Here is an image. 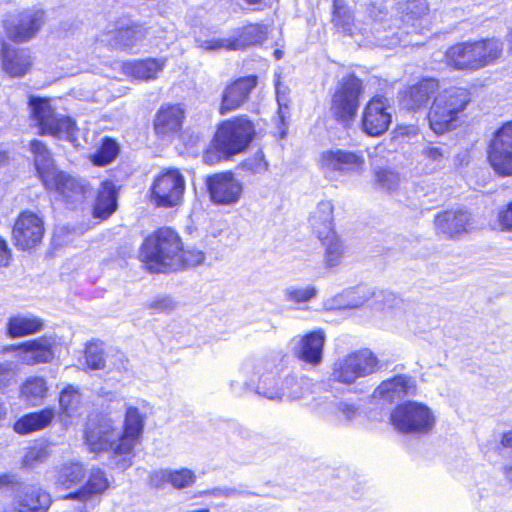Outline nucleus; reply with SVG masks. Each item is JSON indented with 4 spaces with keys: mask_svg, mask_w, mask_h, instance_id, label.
Segmentation results:
<instances>
[{
    "mask_svg": "<svg viewBox=\"0 0 512 512\" xmlns=\"http://www.w3.org/2000/svg\"><path fill=\"white\" fill-rule=\"evenodd\" d=\"M145 416L137 407L126 408L123 431L120 432L111 419H102L97 425L88 424L86 444L91 452H112L114 455H130L139 442L144 429Z\"/></svg>",
    "mask_w": 512,
    "mask_h": 512,
    "instance_id": "1",
    "label": "nucleus"
},
{
    "mask_svg": "<svg viewBox=\"0 0 512 512\" xmlns=\"http://www.w3.org/2000/svg\"><path fill=\"white\" fill-rule=\"evenodd\" d=\"M470 102V92L462 87H449L438 92L428 113L430 128L436 134L455 129Z\"/></svg>",
    "mask_w": 512,
    "mask_h": 512,
    "instance_id": "2",
    "label": "nucleus"
},
{
    "mask_svg": "<svg viewBox=\"0 0 512 512\" xmlns=\"http://www.w3.org/2000/svg\"><path fill=\"white\" fill-rule=\"evenodd\" d=\"M182 241L171 228H161L150 235L143 243L141 257L153 272L178 271L181 261Z\"/></svg>",
    "mask_w": 512,
    "mask_h": 512,
    "instance_id": "3",
    "label": "nucleus"
},
{
    "mask_svg": "<svg viewBox=\"0 0 512 512\" xmlns=\"http://www.w3.org/2000/svg\"><path fill=\"white\" fill-rule=\"evenodd\" d=\"M29 106L41 135H49L70 142L76 140L78 131L76 122L69 116L57 113L50 99L31 96Z\"/></svg>",
    "mask_w": 512,
    "mask_h": 512,
    "instance_id": "4",
    "label": "nucleus"
},
{
    "mask_svg": "<svg viewBox=\"0 0 512 512\" xmlns=\"http://www.w3.org/2000/svg\"><path fill=\"white\" fill-rule=\"evenodd\" d=\"M379 369L378 357L369 349H360L338 357L333 362L330 380L343 385H353L358 379L368 377Z\"/></svg>",
    "mask_w": 512,
    "mask_h": 512,
    "instance_id": "5",
    "label": "nucleus"
},
{
    "mask_svg": "<svg viewBox=\"0 0 512 512\" xmlns=\"http://www.w3.org/2000/svg\"><path fill=\"white\" fill-rule=\"evenodd\" d=\"M362 92V82L354 75H348L339 82L332 97L330 111L342 126L347 128L354 122Z\"/></svg>",
    "mask_w": 512,
    "mask_h": 512,
    "instance_id": "6",
    "label": "nucleus"
},
{
    "mask_svg": "<svg viewBox=\"0 0 512 512\" xmlns=\"http://www.w3.org/2000/svg\"><path fill=\"white\" fill-rule=\"evenodd\" d=\"M317 165L326 178L361 174L366 167L362 151L341 148L323 150L317 159Z\"/></svg>",
    "mask_w": 512,
    "mask_h": 512,
    "instance_id": "7",
    "label": "nucleus"
},
{
    "mask_svg": "<svg viewBox=\"0 0 512 512\" xmlns=\"http://www.w3.org/2000/svg\"><path fill=\"white\" fill-rule=\"evenodd\" d=\"M254 127L246 118L224 122L217 130L214 147L223 156L229 157L242 152L252 141Z\"/></svg>",
    "mask_w": 512,
    "mask_h": 512,
    "instance_id": "8",
    "label": "nucleus"
},
{
    "mask_svg": "<svg viewBox=\"0 0 512 512\" xmlns=\"http://www.w3.org/2000/svg\"><path fill=\"white\" fill-rule=\"evenodd\" d=\"M393 426L402 433L427 434L435 425L431 409L419 402H406L392 412Z\"/></svg>",
    "mask_w": 512,
    "mask_h": 512,
    "instance_id": "9",
    "label": "nucleus"
},
{
    "mask_svg": "<svg viewBox=\"0 0 512 512\" xmlns=\"http://www.w3.org/2000/svg\"><path fill=\"white\" fill-rule=\"evenodd\" d=\"M267 39V26L263 24H249L236 31L229 38H197L199 48L205 51L241 50L252 45L262 44Z\"/></svg>",
    "mask_w": 512,
    "mask_h": 512,
    "instance_id": "10",
    "label": "nucleus"
},
{
    "mask_svg": "<svg viewBox=\"0 0 512 512\" xmlns=\"http://www.w3.org/2000/svg\"><path fill=\"white\" fill-rule=\"evenodd\" d=\"M185 180L178 170L159 175L151 187V203L159 208H174L182 203Z\"/></svg>",
    "mask_w": 512,
    "mask_h": 512,
    "instance_id": "11",
    "label": "nucleus"
},
{
    "mask_svg": "<svg viewBox=\"0 0 512 512\" xmlns=\"http://www.w3.org/2000/svg\"><path fill=\"white\" fill-rule=\"evenodd\" d=\"M487 152L489 163L497 174L512 175V121L494 132Z\"/></svg>",
    "mask_w": 512,
    "mask_h": 512,
    "instance_id": "12",
    "label": "nucleus"
},
{
    "mask_svg": "<svg viewBox=\"0 0 512 512\" xmlns=\"http://www.w3.org/2000/svg\"><path fill=\"white\" fill-rule=\"evenodd\" d=\"M206 186L211 201L216 205H234L243 194V184L232 172L215 173L207 177Z\"/></svg>",
    "mask_w": 512,
    "mask_h": 512,
    "instance_id": "13",
    "label": "nucleus"
},
{
    "mask_svg": "<svg viewBox=\"0 0 512 512\" xmlns=\"http://www.w3.org/2000/svg\"><path fill=\"white\" fill-rule=\"evenodd\" d=\"M51 182L44 185L46 190L56 193L62 201L71 205L83 203L92 192V187L86 180L74 177L64 171L56 174Z\"/></svg>",
    "mask_w": 512,
    "mask_h": 512,
    "instance_id": "14",
    "label": "nucleus"
},
{
    "mask_svg": "<svg viewBox=\"0 0 512 512\" xmlns=\"http://www.w3.org/2000/svg\"><path fill=\"white\" fill-rule=\"evenodd\" d=\"M388 100L384 97H373L364 107L361 117V128L369 136L377 137L384 134L391 122L392 115Z\"/></svg>",
    "mask_w": 512,
    "mask_h": 512,
    "instance_id": "15",
    "label": "nucleus"
},
{
    "mask_svg": "<svg viewBox=\"0 0 512 512\" xmlns=\"http://www.w3.org/2000/svg\"><path fill=\"white\" fill-rule=\"evenodd\" d=\"M45 23V12L39 7H31L20 12L6 24L7 35L16 42L32 39Z\"/></svg>",
    "mask_w": 512,
    "mask_h": 512,
    "instance_id": "16",
    "label": "nucleus"
},
{
    "mask_svg": "<svg viewBox=\"0 0 512 512\" xmlns=\"http://www.w3.org/2000/svg\"><path fill=\"white\" fill-rule=\"evenodd\" d=\"M44 231L43 219L33 212L25 211L14 224V244L22 250L34 248L42 241Z\"/></svg>",
    "mask_w": 512,
    "mask_h": 512,
    "instance_id": "17",
    "label": "nucleus"
},
{
    "mask_svg": "<svg viewBox=\"0 0 512 512\" xmlns=\"http://www.w3.org/2000/svg\"><path fill=\"white\" fill-rule=\"evenodd\" d=\"M146 34L147 30L142 25L118 21L107 26L100 41L115 48L127 49L140 43Z\"/></svg>",
    "mask_w": 512,
    "mask_h": 512,
    "instance_id": "18",
    "label": "nucleus"
},
{
    "mask_svg": "<svg viewBox=\"0 0 512 512\" xmlns=\"http://www.w3.org/2000/svg\"><path fill=\"white\" fill-rule=\"evenodd\" d=\"M472 225L471 213L463 209L440 212L434 219L436 233L448 239L462 236L472 228Z\"/></svg>",
    "mask_w": 512,
    "mask_h": 512,
    "instance_id": "19",
    "label": "nucleus"
},
{
    "mask_svg": "<svg viewBox=\"0 0 512 512\" xmlns=\"http://www.w3.org/2000/svg\"><path fill=\"white\" fill-rule=\"evenodd\" d=\"M15 488L13 503L24 512H46L49 509L52 503L51 496L39 485L23 482Z\"/></svg>",
    "mask_w": 512,
    "mask_h": 512,
    "instance_id": "20",
    "label": "nucleus"
},
{
    "mask_svg": "<svg viewBox=\"0 0 512 512\" xmlns=\"http://www.w3.org/2000/svg\"><path fill=\"white\" fill-rule=\"evenodd\" d=\"M255 76L239 78L228 85L222 95L219 112L225 115L241 107L249 98V94L256 87Z\"/></svg>",
    "mask_w": 512,
    "mask_h": 512,
    "instance_id": "21",
    "label": "nucleus"
},
{
    "mask_svg": "<svg viewBox=\"0 0 512 512\" xmlns=\"http://www.w3.org/2000/svg\"><path fill=\"white\" fill-rule=\"evenodd\" d=\"M415 391L416 385L413 378L406 375H399L383 381L374 390L372 397L376 400L391 403L407 395H413Z\"/></svg>",
    "mask_w": 512,
    "mask_h": 512,
    "instance_id": "22",
    "label": "nucleus"
},
{
    "mask_svg": "<svg viewBox=\"0 0 512 512\" xmlns=\"http://www.w3.org/2000/svg\"><path fill=\"white\" fill-rule=\"evenodd\" d=\"M325 335L321 330L310 332L297 340L293 350L295 356L312 366L322 362Z\"/></svg>",
    "mask_w": 512,
    "mask_h": 512,
    "instance_id": "23",
    "label": "nucleus"
},
{
    "mask_svg": "<svg viewBox=\"0 0 512 512\" xmlns=\"http://www.w3.org/2000/svg\"><path fill=\"white\" fill-rule=\"evenodd\" d=\"M185 117L180 105H164L156 113L154 119L155 133L161 138H171L178 134Z\"/></svg>",
    "mask_w": 512,
    "mask_h": 512,
    "instance_id": "24",
    "label": "nucleus"
},
{
    "mask_svg": "<svg viewBox=\"0 0 512 512\" xmlns=\"http://www.w3.org/2000/svg\"><path fill=\"white\" fill-rule=\"evenodd\" d=\"M53 344L54 340L51 338H40L27 341L16 348L12 346L6 349H16L18 351V357L22 363L35 365L38 363H47L53 359Z\"/></svg>",
    "mask_w": 512,
    "mask_h": 512,
    "instance_id": "25",
    "label": "nucleus"
},
{
    "mask_svg": "<svg viewBox=\"0 0 512 512\" xmlns=\"http://www.w3.org/2000/svg\"><path fill=\"white\" fill-rule=\"evenodd\" d=\"M108 488L109 481L105 472L100 468H92L87 482L76 492L66 495L64 500H75L86 506L88 501L92 500L94 497L102 495Z\"/></svg>",
    "mask_w": 512,
    "mask_h": 512,
    "instance_id": "26",
    "label": "nucleus"
},
{
    "mask_svg": "<svg viewBox=\"0 0 512 512\" xmlns=\"http://www.w3.org/2000/svg\"><path fill=\"white\" fill-rule=\"evenodd\" d=\"M30 152L33 156L34 166L43 185L50 184L51 179L60 172L55 165L52 153L47 145L40 140L30 142Z\"/></svg>",
    "mask_w": 512,
    "mask_h": 512,
    "instance_id": "27",
    "label": "nucleus"
},
{
    "mask_svg": "<svg viewBox=\"0 0 512 512\" xmlns=\"http://www.w3.org/2000/svg\"><path fill=\"white\" fill-rule=\"evenodd\" d=\"M446 63L458 70H478L481 68L476 57L473 43H458L446 53Z\"/></svg>",
    "mask_w": 512,
    "mask_h": 512,
    "instance_id": "28",
    "label": "nucleus"
},
{
    "mask_svg": "<svg viewBox=\"0 0 512 512\" xmlns=\"http://www.w3.org/2000/svg\"><path fill=\"white\" fill-rule=\"evenodd\" d=\"M117 188L112 181H103L93 205V216L105 220L117 209Z\"/></svg>",
    "mask_w": 512,
    "mask_h": 512,
    "instance_id": "29",
    "label": "nucleus"
},
{
    "mask_svg": "<svg viewBox=\"0 0 512 512\" xmlns=\"http://www.w3.org/2000/svg\"><path fill=\"white\" fill-rule=\"evenodd\" d=\"M438 88L439 83L434 78L423 79L419 83L412 85L408 88L404 97L406 108L416 110L425 107Z\"/></svg>",
    "mask_w": 512,
    "mask_h": 512,
    "instance_id": "30",
    "label": "nucleus"
},
{
    "mask_svg": "<svg viewBox=\"0 0 512 512\" xmlns=\"http://www.w3.org/2000/svg\"><path fill=\"white\" fill-rule=\"evenodd\" d=\"M333 204L331 201H320L310 215L309 223L319 239L334 234Z\"/></svg>",
    "mask_w": 512,
    "mask_h": 512,
    "instance_id": "31",
    "label": "nucleus"
},
{
    "mask_svg": "<svg viewBox=\"0 0 512 512\" xmlns=\"http://www.w3.org/2000/svg\"><path fill=\"white\" fill-rule=\"evenodd\" d=\"M332 23L341 32L354 35L356 32L367 34L366 27L356 23L355 17L345 0H333Z\"/></svg>",
    "mask_w": 512,
    "mask_h": 512,
    "instance_id": "32",
    "label": "nucleus"
},
{
    "mask_svg": "<svg viewBox=\"0 0 512 512\" xmlns=\"http://www.w3.org/2000/svg\"><path fill=\"white\" fill-rule=\"evenodd\" d=\"M195 480V473L187 468L180 470L161 469L150 475V483L155 487L170 483L174 488L182 489L191 486Z\"/></svg>",
    "mask_w": 512,
    "mask_h": 512,
    "instance_id": "33",
    "label": "nucleus"
},
{
    "mask_svg": "<svg viewBox=\"0 0 512 512\" xmlns=\"http://www.w3.org/2000/svg\"><path fill=\"white\" fill-rule=\"evenodd\" d=\"M165 66L164 59H152L129 61L122 65L123 73L139 80L155 79Z\"/></svg>",
    "mask_w": 512,
    "mask_h": 512,
    "instance_id": "34",
    "label": "nucleus"
},
{
    "mask_svg": "<svg viewBox=\"0 0 512 512\" xmlns=\"http://www.w3.org/2000/svg\"><path fill=\"white\" fill-rule=\"evenodd\" d=\"M449 154L450 151L446 145L429 144L420 152L419 165L425 174H433L444 167Z\"/></svg>",
    "mask_w": 512,
    "mask_h": 512,
    "instance_id": "35",
    "label": "nucleus"
},
{
    "mask_svg": "<svg viewBox=\"0 0 512 512\" xmlns=\"http://www.w3.org/2000/svg\"><path fill=\"white\" fill-rule=\"evenodd\" d=\"M3 69L12 77L23 76L29 69L31 62L29 55L21 50L10 49L3 46Z\"/></svg>",
    "mask_w": 512,
    "mask_h": 512,
    "instance_id": "36",
    "label": "nucleus"
},
{
    "mask_svg": "<svg viewBox=\"0 0 512 512\" xmlns=\"http://www.w3.org/2000/svg\"><path fill=\"white\" fill-rule=\"evenodd\" d=\"M54 418L52 409H43L39 412L29 413L21 417L15 424L14 430L19 434H28L47 427Z\"/></svg>",
    "mask_w": 512,
    "mask_h": 512,
    "instance_id": "37",
    "label": "nucleus"
},
{
    "mask_svg": "<svg viewBox=\"0 0 512 512\" xmlns=\"http://www.w3.org/2000/svg\"><path fill=\"white\" fill-rule=\"evenodd\" d=\"M85 476V468L80 462L65 463L56 474L55 484L59 488L71 489L82 484Z\"/></svg>",
    "mask_w": 512,
    "mask_h": 512,
    "instance_id": "38",
    "label": "nucleus"
},
{
    "mask_svg": "<svg viewBox=\"0 0 512 512\" xmlns=\"http://www.w3.org/2000/svg\"><path fill=\"white\" fill-rule=\"evenodd\" d=\"M481 68L493 63L502 54V43L497 39L472 42Z\"/></svg>",
    "mask_w": 512,
    "mask_h": 512,
    "instance_id": "39",
    "label": "nucleus"
},
{
    "mask_svg": "<svg viewBox=\"0 0 512 512\" xmlns=\"http://www.w3.org/2000/svg\"><path fill=\"white\" fill-rule=\"evenodd\" d=\"M42 328V321L32 315H17L10 318L8 332L12 337H21L38 332Z\"/></svg>",
    "mask_w": 512,
    "mask_h": 512,
    "instance_id": "40",
    "label": "nucleus"
},
{
    "mask_svg": "<svg viewBox=\"0 0 512 512\" xmlns=\"http://www.w3.org/2000/svg\"><path fill=\"white\" fill-rule=\"evenodd\" d=\"M398 11L402 14L403 21L411 22L415 26V22L421 20L427 15L429 7L426 0H403L398 2Z\"/></svg>",
    "mask_w": 512,
    "mask_h": 512,
    "instance_id": "41",
    "label": "nucleus"
},
{
    "mask_svg": "<svg viewBox=\"0 0 512 512\" xmlns=\"http://www.w3.org/2000/svg\"><path fill=\"white\" fill-rule=\"evenodd\" d=\"M59 405L62 412L68 417L80 414L82 396L77 388L67 385L60 393Z\"/></svg>",
    "mask_w": 512,
    "mask_h": 512,
    "instance_id": "42",
    "label": "nucleus"
},
{
    "mask_svg": "<svg viewBox=\"0 0 512 512\" xmlns=\"http://www.w3.org/2000/svg\"><path fill=\"white\" fill-rule=\"evenodd\" d=\"M47 390L46 381L41 377H31L21 387L22 396L33 405L46 396Z\"/></svg>",
    "mask_w": 512,
    "mask_h": 512,
    "instance_id": "43",
    "label": "nucleus"
},
{
    "mask_svg": "<svg viewBox=\"0 0 512 512\" xmlns=\"http://www.w3.org/2000/svg\"><path fill=\"white\" fill-rule=\"evenodd\" d=\"M325 247V263L328 267H335L341 263L344 256V246L334 233L319 239Z\"/></svg>",
    "mask_w": 512,
    "mask_h": 512,
    "instance_id": "44",
    "label": "nucleus"
},
{
    "mask_svg": "<svg viewBox=\"0 0 512 512\" xmlns=\"http://www.w3.org/2000/svg\"><path fill=\"white\" fill-rule=\"evenodd\" d=\"M399 173L387 168H376L374 170V185L384 192L395 191L400 185Z\"/></svg>",
    "mask_w": 512,
    "mask_h": 512,
    "instance_id": "45",
    "label": "nucleus"
},
{
    "mask_svg": "<svg viewBox=\"0 0 512 512\" xmlns=\"http://www.w3.org/2000/svg\"><path fill=\"white\" fill-rule=\"evenodd\" d=\"M85 365L91 370L104 369L106 367L107 357L104 356L102 343L91 342L85 349Z\"/></svg>",
    "mask_w": 512,
    "mask_h": 512,
    "instance_id": "46",
    "label": "nucleus"
},
{
    "mask_svg": "<svg viewBox=\"0 0 512 512\" xmlns=\"http://www.w3.org/2000/svg\"><path fill=\"white\" fill-rule=\"evenodd\" d=\"M118 152L119 148L117 143L110 138H106L103 140L98 151L91 157V160L93 164L97 166H105L117 157Z\"/></svg>",
    "mask_w": 512,
    "mask_h": 512,
    "instance_id": "47",
    "label": "nucleus"
},
{
    "mask_svg": "<svg viewBox=\"0 0 512 512\" xmlns=\"http://www.w3.org/2000/svg\"><path fill=\"white\" fill-rule=\"evenodd\" d=\"M373 292L366 286H359L355 289L346 291L342 297L346 299L344 308H358L367 302Z\"/></svg>",
    "mask_w": 512,
    "mask_h": 512,
    "instance_id": "48",
    "label": "nucleus"
},
{
    "mask_svg": "<svg viewBox=\"0 0 512 512\" xmlns=\"http://www.w3.org/2000/svg\"><path fill=\"white\" fill-rule=\"evenodd\" d=\"M317 294L315 287L306 286V287H288L285 292V298L288 301H292L295 303H304L308 302L312 298H314Z\"/></svg>",
    "mask_w": 512,
    "mask_h": 512,
    "instance_id": "49",
    "label": "nucleus"
},
{
    "mask_svg": "<svg viewBox=\"0 0 512 512\" xmlns=\"http://www.w3.org/2000/svg\"><path fill=\"white\" fill-rule=\"evenodd\" d=\"M49 457V451L44 444H35L30 447L23 457V465L26 467H34L43 463Z\"/></svg>",
    "mask_w": 512,
    "mask_h": 512,
    "instance_id": "50",
    "label": "nucleus"
},
{
    "mask_svg": "<svg viewBox=\"0 0 512 512\" xmlns=\"http://www.w3.org/2000/svg\"><path fill=\"white\" fill-rule=\"evenodd\" d=\"M257 393L272 401H283L285 400L286 391L283 387V381L281 385L270 386L267 383V379L261 377L260 383L257 386Z\"/></svg>",
    "mask_w": 512,
    "mask_h": 512,
    "instance_id": "51",
    "label": "nucleus"
},
{
    "mask_svg": "<svg viewBox=\"0 0 512 512\" xmlns=\"http://www.w3.org/2000/svg\"><path fill=\"white\" fill-rule=\"evenodd\" d=\"M204 259L205 255L201 250L194 248L184 250L182 244L181 252L179 254V260L181 261L179 270L198 266L204 262Z\"/></svg>",
    "mask_w": 512,
    "mask_h": 512,
    "instance_id": "52",
    "label": "nucleus"
},
{
    "mask_svg": "<svg viewBox=\"0 0 512 512\" xmlns=\"http://www.w3.org/2000/svg\"><path fill=\"white\" fill-rule=\"evenodd\" d=\"M283 387L286 391L285 399H300L304 394L301 383L294 376L286 377L283 380Z\"/></svg>",
    "mask_w": 512,
    "mask_h": 512,
    "instance_id": "53",
    "label": "nucleus"
},
{
    "mask_svg": "<svg viewBox=\"0 0 512 512\" xmlns=\"http://www.w3.org/2000/svg\"><path fill=\"white\" fill-rule=\"evenodd\" d=\"M358 407L348 402H339L336 405L335 416L339 420L351 421L356 417Z\"/></svg>",
    "mask_w": 512,
    "mask_h": 512,
    "instance_id": "54",
    "label": "nucleus"
},
{
    "mask_svg": "<svg viewBox=\"0 0 512 512\" xmlns=\"http://www.w3.org/2000/svg\"><path fill=\"white\" fill-rule=\"evenodd\" d=\"M386 11L382 6L371 4L369 7V17L373 20L371 33H380V27L386 16Z\"/></svg>",
    "mask_w": 512,
    "mask_h": 512,
    "instance_id": "55",
    "label": "nucleus"
},
{
    "mask_svg": "<svg viewBox=\"0 0 512 512\" xmlns=\"http://www.w3.org/2000/svg\"><path fill=\"white\" fill-rule=\"evenodd\" d=\"M245 165L253 173H263L268 169V163L265 161L262 152H257L253 159L248 160Z\"/></svg>",
    "mask_w": 512,
    "mask_h": 512,
    "instance_id": "56",
    "label": "nucleus"
},
{
    "mask_svg": "<svg viewBox=\"0 0 512 512\" xmlns=\"http://www.w3.org/2000/svg\"><path fill=\"white\" fill-rule=\"evenodd\" d=\"M498 221L502 230L512 232V202L499 211Z\"/></svg>",
    "mask_w": 512,
    "mask_h": 512,
    "instance_id": "57",
    "label": "nucleus"
},
{
    "mask_svg": "<svg viewBox=\"0 0 512 512\" xmlns=\"http://www.w3.org/2000/svg\"><path fill=\"white\" fill-rule=\"evenodd\" d=\"M23 482H19L15 475L11 474H2L0 475V491L9 490L11 491L12 498L16 494V486L22 485Z\"/></svg>",
    "mask_w": 512,
    "mask_h": 512,
    "instance_id": "58",
    "label": "nucleus"
},
{
    "mask_svg": "<svg viewBox=\"0 0 512 512\" xmlns=\"http://www.w3.org/2000/svg\"><path fill=\"white\" fill-rule=\"evenodd\" d=\"M277 103L279 106L278 115L281 124H284L285 118L287 117L288 110V98L284 91L280 90L279 85L276 86Z\"/></svg>",
    "mask_w": 512,
    "mask_h": 512,
    "instance_id": "59",
    "label": "nucleus"
},
{
    "mask_svg": "<svg viewBox=\"0 0 512 512\" xmlns=\"http://www.w3.org/2000/svg\"><path fill=\"white\" fill-rule=\"evenodd\" d=\"M14 377L11 365L8 363H0V390L10 385Z\"/></svg>",
    "mask_w": 512,
    "mask_h": 512,
    "instance_id": "60",
    "label": "nucleus"
},
{
    "mask_svg": "<svg viewBox=\"0 0 512 512\" xmlns=\"http://www.w3.org/2000/svg\"><path fill=\"white\" fill-rule=\"evenodd\" d=\"M149 306L156 312H168L174 309L175 303L171 298L164 297L151 302Z\"/></svg>",
    "mask_w": 512,
    "mask_h": 512,
    "instance_id": "61",
    "label": "nucleus"
},
{
    "mask_svg": "<svg viewBox=\"0 0 512 512\" xmlns=\"http://www.w3.org/2000/svg\"><path fill=\"white\" fill-rule=\"evenodd\" d=\"M107 360L118 371H126L128 369V360L122 352H116L111 356H107Z\"/></svg>",
    "mask_w": 512,
    "mask_h": 512,
    "instance_id": "62",
    "label": "nucleus"
},
{
    "mask_svg": "<svg viewBox=\"0 0 512 512\" xmlns=\"http://www.w3.org/2000/svg\"><path fill=\"white\" fill-rule=\"evenodd\" d=\"M11 259V251L7 242L0 237V267L7 266Z\"/></svg>",
    "mask_w": 512,
    "mask_h": 512,
    "instance_id": "63",
    "label": "nucleus"
},
{
    "mask_svg": "<svg viewBox=\"0 0 512 512\" xmlns=\"http://www.w3.org/2000/svg\"><path fill=\"white\" fill-rule=\"evenodd\" d=\"M249 491L239 490L237 488H220L213 491V495H223L225 497H233L235 495H249Z\"/></svg>",
    "mask_w": 512,
    "mask_h": 512,
    "instance_id": "64",
    "label": "nucleus"
}]
</instances>
